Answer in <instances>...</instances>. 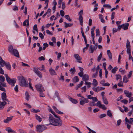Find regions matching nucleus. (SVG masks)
I'll use <instances>...</instances> for the list:
<instances>
[{
    "mask_svg": "<svg viewBox=\"0 0 133 133\" xmlns=\"http://www.w3.org/2000/svg\"><path fill=\"white\" fill-rule=\"evenodd\" d=\"M106 116V114H101L99 116V118H103L105 117Z\"/></svg>",
    "mask_w": 133,
    "mask_h": 133,
    "instance_id": "4d7b16f0",
    "label": "nucleus"
},
{
    "mask_svg": "<svg viewBox=\"0 0 133 133\" xmlns=\"http://www.w3.org/2000/svg\"><path fill=\"white\" fill-rule=\"evenodd\" d=\"M129 78H127L126 75L124 76L123 78V82L124 83H127L128 82L129 80Z\"/></svg>",
    "mask_w": 133,
    "mask_h": 133,
    "instance_id": "b1692460",
    "label": "nucleus"
},
{
    "mask_svg": "<svg viewBox=\"0 0 133 133\" xmlns=\"http://www.w3.org/2000/svg\"><path fill=\"white\" fill-rule=\"evenodd\" d=\"M103 6L106 8L107 9H110L111 8V6L109 4H105L103 5Z\"/></svg>",
    "mask_w": 133,
    "mask_h": 133,
    "instance_id": "c9c22d12",
    "label": "nucleus"
},
{
    "mask_svg": "<svg viewBox=\"0 0 133 133\" xmlns=\"http://www.w3.org/2000/svg\"><path fill=\"white\" fill-rule=\"evenodd\" d=\"M89 76L88 75L85 74L82 77V80L83 81H85V83H91L89 82H87V81L89 80Z\"/></svg>",
    "mask_w": 133,
    "mask_h": 133,
    "instance_id": "9d476101",
    "label": "nucleus"
},
{
    "mask_svg": "<svg viewBox=\"0 0 133 133\" xmlns=\"http://www.w3.org/2000/svg\"><path fill=\"white\" fill-rule=\"evenodd\" d=\"M99 77L102 78V69H100L99 71Z\"/></svg>",
    "mask_w": 133,
    "mask_h": 133,
    "instance_id": "bf43d9fd",
    "label": "nucleus"
},
{
    "mask_svg": "<svg viewBox=\"0 0 133 133\" xmlns=\"http://www.w3.org/2000/svg\"><path fill=\"white\" fill-rule=\"evenodd\" d=\"M18 85H16L14 88V90L16 92L18 91Z\"/></svg>",
    "mask_w": 133,
    "mask_h": 133,
    "instance_id": "052dcab7",
    "label": "nucleus"
},
{
    "mask_svg": "<svg viewBox=\"0 0 133 133\" xmlns=\"http://www.w3.org/2000/svg\"><path fill=\"white\" fill-rule=\"evenodd\" d=\"M6 63L3 60H1L0 62V64L1 65V66L3 67L5 65Z\"/></svg>",
    "mask_w": 133,
    "mask_h": 133,
    "instance_id": "c756f323",
    "label": "nucleus"
},
{
    "mask_svg": "<svg viewBox=\"0 0 133 133\" xmlns=\"http://www.w3.org/2000/svg\"><path fill=\"white\" fill-rule=\"evenodd\" d=\"M25 99L27 100L28 101L29 99V95L28 92L27 91H26L25 94Z\"/></svg>",
    "mask_w": 133,
    "mask_h": 133,
    "instance_id": "2f4dec72",
    "label": "nucleus"
},
{
    "mask_svg": "<svg viewBox=\"0 0 133 133\" xmlns=\"http://www.w3.org/2000/svg\"><path fill=\"white\" fill-rule=\"evenodd\" d=\"M0 90L4 91H5V89L4 88V87L2 86V85L1 84H0Z\"/></svg>",
    "mask_w": 133,
    "mask_h": 133,
    "instance_id": "49530a36",
    "label": "nucleus"
},
{
    "mask_svg": "<svg viewBox=\"0 0 133 133\" xmlns=\"http://www.w3.org/2000/svg\"><path fill=\"white\" fill-rule=\"evenodd\" d=\"M96 36H99L100 35V32L99 29H96Z\"/></svg>",
    "mask_w": 133,
    "mask_h": 133,
    "instance_id": "58836bf2",
    "label": "nucleus"
},
{
    "mask_svg": "<svg viewBox=\"0 0 133 133\" xmlns=\"http://www.w3.org/2000/svg\"><path fill=\"white\" fill-rule=\"evenodd\" d=\"M89 105L91 106H94L96 105V103L94 102H91L89 103Z\"/></svg>",
    "mask_w": 133,
    "mask_h": 133,
    "instance_id": "a19ab883",
    "label": "nucleus"
},
{
    "mask_svg": "<svg viewBox=\"0 0 133 133\" xmlns=\"http://www.w3.org/2000/svg\"><path fill=\"white\" fill-rule=\"evenodd\" d=\"M74 56L75 59L77 60V61L80 63H82V62L80 61L81 60L82 58L78 54H74Z\"/></svg>",
    "mask_w": 133,
    "mask_h": 133,
    "instance_id": "ddd939ff",
    "label": "nucleus"
},
{
    "mask_svg": "<svg viewBox=\"0 0 133 133\" xmlns=\"http://www.w3.org/2000/svg\"><path fill=\"white\" fill-rule=\"evenodd\" d=\"M105 88L104 87H98V91H99L100 90H104L105 89Z\"/></svg>",
    "mask_w": 133,
    "mask_h": 133,
    "instance_id": "864d4df0",
    "label": "nucleus"
},
{
    "mask_svg": "<svg viewBox=\"0 0 133 133\" xmlns=\"http://www.w3.org/2000/svg\"><path fill=\"white\" fill-rule=\"evenodd\" d=\"M38 69L41 71L45 72L46 70L44 68V66L43 65H42L41 67H39L38 68Z\"/></svg>",
    "mask_w": 133,
    "mask_h": 133,
    "instance_id": "bb28decb",
    "label": "nucleus"
},
{
    "mask_svg": "<svg viewBox=\"0 0 133 133\" xmlns=\"http://www.w3.org/2000/svg\"><path fill=\"white\" fill-rule=\"evenodd\" d=\"M69 99L70 101L73 103L76 104L78 103L76 99H74L72 98H70Z\"/></svg>",
    "mask_w": 133,
    "mask_h": 133,
    "instance_id": "cd10ccee",
    "label": "nucleus"
},
{
    "mask_svg": "<svg viewBox=\"0 0 133 133\" xmlns=\"http://www.w3.org/2000/svg\"><path fill=\"white\" fill-rule=\"evenodd\" d=\"M118 68L117 67H114L113 69H112L111 70V72L112 73L115 74L116 73V72L117 71Z\"/></svg>",
    "mask_w": 133,
    "mask_h": 133,
    "instance_id": "f704fd0d",
    "label": "nucleus"
},
{
    "mask_svg": "<svg viewBox=\"0 0 133 133\" xmlns=\"http://www.w3.org/2000/svg\"><path fill=\"white\" fill-rule=\"evenodd\" d=\"M57 119L54 118L51 114L49 116V121L50 124L55 126L60 127L62 125V120L60 118V117H56Z\"/></svg>",
    "mask_w": 133,
    "mask_h": 133,
    "instance_id": "f257e3e1",
    "label": "nucleus"
},
{
    "mask_svg": "<svg viewBox=\"0 0 133 133\" xmlns=\"http://www.w3.org/2000/svg\"><path fill=\"white\" fill-rule=\"evenodd\" d=\"M98 72H97V71H96V72L94 74H93L92 76V77L93 78H96L97 76V75L98 74Z\"/></svg>",
    "mask_w": 133,
    "mask_h": 133,
    "instance_id": "3c124183",
    "label": "nucleus"
},
{
    "mask_svg": "<svg viewBox=\"0 0 133 133\" xmlns=\"http://www.w3.org/2000/svg\"><path fill=\"white\" fill-rule=\"evenodd\" d=\"M116 77L117 80L121 78V76L120 75H116Z\"/></svg>",
    "mask_w": 133,
    "mask_h": 133,
    "instance_id": "6e6d98bb",
    "label": "nucleus"
},
{
    "mask_svg": "<svg viewBox=\"0 0 133 133\" xmlns=\"http://www.w3.org/2000/svg\"><path fill=\"white\" fill-rule=\"evenodd\" d=\"M96 105L97 106L100 108V107H101V106L102 105V104L100 101H98L96 103Z\"/></svg>",
    "mask_w": 133,
    "mask_h": 133,
    "instance_id": "603ef678",
    "label": "nucleus"
},
{
    "mask_svg": "<svg viewBox=\"0 0 133 133\" xmlns=\"http://www.w3.org/2000/svg\"><path fill=\"white\" fill-rule=\"evenodd\" d=\"M121 102L124 103L125 104H127L128 102L127 100L125 99H123L121 101Z\"/></svg>",
    "mask_w": 133,
    "mask_h": 133,
    "instance_id": "5fc2aeb1",
    "label": "nucleus"
},
{
    "mask_svg": "<svg viewBox=\"0 0 133 133\" xmlns=\"http://www.w3.org/2000/svg\"><path fill=\"white\" fill-rule=\"evenodd\" d=\"M126 48H127V53L129 55V59L130 60L131 57V46L130 42L128 39L127 41Z\"/></svg>",
    "mask_w": 133,
    "mask_h": 133,
    "instance_id": "7ed1b4c3",
    "label": "nucleus"
},
{
    "mask_svg": "<svg viewBox=\"0 0 133 133\" xmlns=\"http://www.w3.org/2000/svg\"><path fill=\"white\" fill-rule=\"evenodd\" d=\"M95 29V27L93 26L92 27L91 30V34L92 38H94V31Z\"/></svg>",
    "mask_w": 133,
    "mask_h": 133,
    "instance_id": "6ab92c4d",
    "label": "nucleus"
},
{
    "mask_svg": "<svg viewBox=\"0 0 133 133\" xmlns=\"http://www.w3.org/2000/svg\"><path fill=\"white\" fill-rule=\"evenodd\" d=\"M83 84H79L77 85L76 88V90H77L78 88H80L82 86Z\"/></svg>",
    "mask_w": 133,
    "mask_h": 133,
    "instance_id": "a18cd8bd",
    "label": "nucleus"
},
{
    "mask_svg": "<svg viewBox=\"0 0 133 133\" xmlns=\"http://www.w3.org/2000/svg\"><path fill=\"white\" fill-rule=\"evenodd\" d=\"M102 53L101 52L100 54H99V56H98V58L97 59V61L98 62H99L100 61L102 58Z\"/></svg>",
    "mask_w": 133,
    "mask_h": 133,
    "instance_id": "4c0bfd02",
    "label": "nucleus"
},
{
    "mask_svg": "<svg viewBox=\"0 0 133 133\" xmlns=\"http://www.w3.org/2000/svg\"><path fill=\"white\" fill-rule=\"evenodd\" d=\"M44 46L43 48V50H45L46 48L48 47L49 46V45L47 43H44L43 44Z\"/></svg>",
    "mask_w": 133,
    "mask_h": 133,
    "instance_id": "72a5a7b5",
    "label": "nucleus"
},
{
    "mask_svg": "<svg viewBox=\"0 0 133 133\" xmlns=\"http://www.w3.org/2000/svg\"><path fill=\"white\" fill-rule=\"evenodd\" d=\"M23 25L25 26L26 25L27 26H28L29 25V19H26L23 23Z\"/></svg>",
    "mask_w": 133,
    "mask_h": 133,
    "instance_id": "5701e85b",
    "label": "nucleus"
},
{
    "mask_svg": "<svg viewBox=\"0 0 133 133\" xmlns=\"http://www.w3.org/2000/svg\"><path fill=\"white\" fill-rule=\"evenodd\" d=\"M6 130L8 132H12V133H15V132L12 130L11 128L8 127L6 129Z\"/></svg>",
    "mask_w": 133,
    "mask_h": 133,
    "instance_id": "aec40b11",
    "label": "nucleus"
},
{
    "mask_svg": "<svg viewBox=\"0 0 133 133\" xmlns=\"http://www.w3.org/2000/svg\"><path fill=\"white\" fill-rule=\"evenodd\" d=\"M1 98L2 100L4 101H6L8 102L9 100L8 99L6 98V95L5 93L3 92L1 94Z\"/></svg>",
    "mask_w": 133,
    "mask_h": 133,
    "instance_id": "f8f14e48",
    "label": "nucleus"
},
{
    "mask_svg": "<svg viewBox=\"0 0 133 133\" xmlns=\"http://www.w3.org/2000/svg\"><path fill=\"white\" fill-rule=\"evenodd\" d=\"M78 19L79 21L80 24L82 26L83 25V18L82 16L81 15L80 16H79Z\"/></svg>",
    "mask_w": 133,
    "mask_h": 133,
    "instance_id": "4be33fe9",
    "label": "nucleus"
},
{
    "mask_svg": "<svg viewBox=\"0 0 133 133\" xmlns=\"http://www.w3.org/2000/svg\"><path fill=\"white\" fill-rule=\"evenodd\" d=\"M56 96L57 97H58V100L61 103H63L64 102L63 101L62 99L60 98L59 97L58 95L57 94L56 95Z\"/></svg>",
    "mask_w": 133,
    "mask_h": 133,
    "instance_id": "79ce46f5",
    "label": "nucleus"
},
{
    "mask_svg": "<svg viewBox=\"0 0 133 133\" xmlns=\"http://www.w3.org/2000/svg\"><path fill=\"white\" fill-rule=\"evenodd\" d=\"M52 107L55 111L57 113L59 114H63V112L59 111L55 106H53Z\"/></svg>",
    "mask_w": 133,
    "mask_h": 133,
    "instance_id": "2eb2a0df",
    "label": "nucleus"
},
{
    "mask_svg": "<svg viewBox=\"0 0 133 133\" xmlns=\"http://www.w3.org/2000/svg\"><path fill=\"white\" fill-rule=\"evenodd\" d=\"M65 7V3L64 2H62V9L64 10Z\"/></svg>",
    "mask_w": 133,
    "mask_h": 133,
    "instance_id": "e2e57ef3",
    "label": "nucleus"
},
{
    "mask_svg": "<svg viewBox=\"0 0 133 133\" xmlns=\"http://www.w3.org/2000/svg\"><path fill=\"white\" fill-rule=\"evenodd\" d=\"M102 98L103 101V103L106 104H108V102L107 99L105 97H103Z\"/></svg>",
    "mask_w": 133,
    "mask_h": 133,
    "instance_id": "a878e982",
    "label": "nucleus"
},
{
    "mask_svg": "<svg viewBox=\"0 0 133 133\" xmlns=\"http://www.w3.org/2000/svg\"><path fill=\"white\" fill-rule=\"evenodd\" d=\"M83 72H80L78 73V75L81 77H82L83 76Z\"/></svg>",
    "mask_w": 133,
    "mask_h": 133,
    "instance_id": "69168bd1",
    "label": "nucleus"
},
{
    "mask_svg": "<svg viewBox=\"0 0 133 133\" xmlns=\"http://www.w3.org/2000/svg\"><path fill=\"white\" fill-rule=\"evenodd\" d=\"M72 80L74 82H77L79 81V79L77 76H76L73 78Z\"/></svg>",
    "mask_w": 133,
    "mask_h": 133,
    "instance_id": "c85d7f7f",
    "label": "nucleus"
},
{
    "mask_svg": "<svg viewBox=\"0 0 133 133\" xmlns=\"http://www.w3.org/2000/svg\"><path fill=\"white\" fill-rule=\"evenodd\" d=\"M4 75L6 81L8 83H15L16 82L17 79L16 78H14L12 79H11L6 74H5Z\"/></svg>",
    "mask_w": 133,
    "mask_h": 133,
    "instance_id": "20e7f679",
    "label": "nucleus"
},
{
    "mask_svg": "<svg viewBox=\"0 0 133 133\" xmlns=\"http://www.w3.org/2000/svg\"><path fill=\"white\" fill-rule=\"evenodd\" d=\"M17 78L20 83H26V80L23 76L20 75L18 76Z\"/></svg>",
    "mask_w": 133,
    "mask_h": 133,
    "instance_id": "423d86ee",
    "label": "nucleus"
},
{
    "mask_svg": "<svg viewBox=\"0 0 133 133\" xmlns=\"http://www.w3.org/2000/svg\"><path fill=\"white\" fill-rule=\"evenodd\" d=\"M33 71L40 78H42V74L39 71L38 69L35 67L33 68Z\"/></svg>",
    "mask_w": 133,
    "mask_h": 133,
    "instance_id": "0eeeda50",
    "label": "nucleus"
},
{
    "mask_svg": "<svg viewBox=\"0 0 133 133\" xmlns=\"http://www.w3.org/2000/svg\"><path fill=\"white\" fill-rule=\"evenodd\" d=\"M31 111L32 112L35 113H37L40 111V110H35L34 109H31Z\"/></svg>",
    "mask_w": 133,
    "mask_h": 133,
    "instance_id": "09e8293b",
    "label": "nucleus"
},
{
    "mask_svg": "<svg viewBox=\"0 0 133 133\" xmlns=\"http://www.w3.org/2000/svg\"><path fill=\"white\" fill-rule=\"evenodd\" d=\"M49 72L50 74L52 75H56V74L55 72V71L52 68H50L49 70Z\"/></svg>",
    "mask_w": 133,
    "mask_h": 133,
    "instance_id": "dca6fc26",
    "label": "nucleus"
},
{
    "mask_svg": "<svg viewBox=\"0 0 133 133\" xmlns=\"http://www.w3.org/2000/svg\"><path fill=\"white\" fill-rule=\"evenodd\" d=\"M97 48V47H95L94 46H93L92 45H90L89 49V50L91 51L90 53L91 54L93 53L94 52V51Z\"/></svg>",
    "mask_w": 133,
    "mask_h": 133,
    "instance_id": "9b49d317",
    "label": "nucleus"
},
{
    "mask_svg": "<svg viewBox=\"0 0 133 133\" xmlns=\"http://www.w3.org/2000/svg\"><path fill=\"white\" fill-rule=\"evenodd\" d=\"M36 128L37 131L39 132H41L43 130L46 129V127L43 125H37Z\"/></svg>",
    "mask_w": 133,
    "mask_h": 133,
    "instance_id": "39448f33",
    "label": "nucleus"
},
{
    "mask_svg": "<svg viewBox=\"0 0 133 133\" xmlns=\"http://www.w3.org/2000/svg\"><path fill=\"white\" fill-rule=\"evenodd\" d=\"M39 37L41 38V39H43L44 38V36L42 33L40 32L39 34Z\"/></svg>",
    "mask_w": 133,
    "mask_h": 133,
    "instance_id": "338daca9",
    "label": "nucleus"
},
{
    "mask_svg": "<svg viewBox=\"0 0 133 133\" xmlns=\"http://www.w3.org/2000/svg\"><path fill=\"white\" fill-rule=\"evenodd\" d=\"M33 29L34 30L36 31L37 32H38V30L37 29V26L36 24H35L34 25Z\"/></svg>",
    "mask_w": 133,
    "mask_h": 133,
    "instance_id": "13d9d810",
    "label": "nucleus"
},
{
    "mask_svg": "<svg viewBox=\"0 0 133 133\" xmlns=\"http://www.w3.org/2000/svg\"><path fill=\"white\" fill-rule=\"evenodd\" d=\"M107 114L108 116L110 117L111 118L112 117V114L110 110H108L107 111Z\"/></svg>",
    "mask_w": 133,
    "mask_h": 133,
    "instance_id": "7c9ffc66",
    "label": "nucleus"
},
{
    "mask_svg": "<svg viewBox=\"0 0 133 133\" xmlns=\"http://www.w3.org/2000/svg\"><path fill=\"white\" fill-rule=\"evenodd\" d=\"M4 71L3 70L2 68L0 66V73L1 74H4Z\"/></svg>",
    "mask_w": 133,
    "mask_h": 133,
    "instance_id": "680f3d73",
    "label": "nucleus"
},
{
    "mask_svg": "<svg viewBox=\"0 0 133 133\" xmlns=\"http://www.w3.org/2000/svg\"><path fill=\"white\" fill-rule=\"evenodd\" d=\"M13 117V116H11L10 117H7L6 119L4 120V122L5 123H8L9 121H11Z\"/></svg>",
    "mask_w": 133,
    "mask_h": 133,
    "instance_id": "a211bd4d",
    "label": "nucleus"
},
{
    "mask_svg": "<svg viewBox=\"0 0 133 133\" xmlns=\"http://www.w3.org/2000/svg\"><path fill=\"white\" fill-rule=\"evenodd\" d=\"M124 92L126 96L130 98L132 96L131 92H129L127 90H124Z\"/></svg>",
    "mask_w": 133,
    "mask_h": 133,
    "instance_id": "4468645a",
    "label": "nucleus"
},
{
    "mask_svg": "<svg viewBox=\"0 0 133 133\" xmlns=\"http://www.w3.org/2000/svg\"><path fill=\"white\" fill-rule=\"evenodd\" d=\"M70 71L71 72V73L72 74H74L75 72V68L74 67L73 68H71L70 70Z\"/></svg>",
    "mask_w": 133,
    "mask_h": 133,
    "instance_id": "ea45409f",
    "label": "nucleus"
},
{
    "mask_svg": "<svg viewBox=\"0 0 133 133\" xmlns=\"http://www.w3.org/2000/svg\"><path fill=\"white\" fill-rule=\"evenodd\" d=\"M38 59L40 61H44L45 60V58L43 56H41L39 57Z\"/></svg>",
    "mask_w": 133,
    "mask_h": 133,
    "instance_id": "8fccbe9b",
    "label": "nucleus"
},
{
    "mask_svg": "<svg viewBox=\"0 0 133 133\" xmlns=\"http://www.w3.org/2000/svg\"><path fill=\"white\" fill-rule=\"evenodd\" d=\"M64 27L65 28H66L69 27H70L73 25V23H67L66 22H64Z\"/></svg>",
    "mask_w": 133,
    "mask_h": 133,
    "instance_id": "412c9836",
    "label": "nucleus"
},
{
    "mask_svg": "<svg viewBox=\"0 0 133 133\" xmlns=\"http://www.w3.org/2000/svg\"><path fill=\"white\" fill-rule=\"evenodd\" d=\"M80 100V104L81 105H83L89 102L88 99L87 98H84L83 99H79Z\"/></svg>",
    "mask_w": 133,
    "mask_h": 133,
    "instance_id": "1a4fd4ad",
    "label": "nucleus"
},
{
    "mask_svg": "<svg viewBox=\"0 0 133 133\" xmlns=\"http://www.w3.org/2000/svg\"><path fill=\"white\" fill-rule=\"evenodd\" d=\"M5 65H6V67L7 69L10 70H11L10 65L9 63L7 62H6Z\"/></svg>",
    "mask_w": 133,
    "mask_h": 133,
    "instance_id": "473e14b6",
    "label": "nucleus"
},
{
    "mask_svg": "<svg viewBox=\"0 0 133 133\" xmlns=\"http://www.w3.org/2000/svg\"><path fill=\"white\" fill-rule=\"evenodd\" d=\"M64 17L69 21H71V19L70 18V16L69 15H65L64 16Z\"/></svg>",
    "mask_w": 133,
    "mask_h": 133,
    "instance_id": "e433bc0d",
    "label": "nucleus"
},
{
    "mask_svg": "<svg viewBox=\"0 0 133 133\" xmlns=\"http://www.w3.org/2000/svg\"><path fill=\"white\" fill-rule=\"evenodd\" d=\"M36 119L39 122H41L42 120V118L40 116L36 115H35Z\"/></svg>",
    "mask_w": 133,
    "mask_h": 133,
    "instance_id": "393cba45",
    "label": "nucleus"
},
{
    "mask_svg": "<svg viewBox=\"0 0 133 133\" xmlns=\"http://www.w3.org/2000/svg\"><path fill=\"white\" fill-rule=\"evenodd\" d=\"M0 80L1 81L4 82L5 80V79L3 76H0Z\"/></svg>",
    "mask_w": 133,
    "mask_h": 133,
    "instance_id": "37998d69",
    "label": "nucleus"
},
{
    "mask_svg": "<svg viewBox=\"0 0 133 133\" xmlns=\"http://www.w3.org/2000/svg\"><path fill=\"white\" fill-rule=\"evenodd\" d=\"M51 11V9H50L49 8L48 9L47 12H46L48 14V17H49V16H50V15Z\"/></svg>",
    "mask_w": 133,
    "mask_h": 133,
    "instance_id": "c03bdc74",
    "label": "nucleus"
},
{
    "mask_svg": "<svg viewBox=\"0 0 133 133\" xmlns=\"http://www.w3.org/2000/svg\"><path fill=\"white\" fill-rule=\"evenodd\" d=\"M92 100L94 101V102H97L98 101V99H97V98L96 97H92Z\"/></svg>",
    "mask_w": 133,
    "mask_h": 133,
    "instance_id": "774afa93",
    "label": "nucleus"
},
{
    "mask_svg": "<svg viewBox=\"0 0 133 133\" xmlns=\"http://www.w3.org/2000/svg\"><path fill=\"white\" fill-rule=\"evenodd\" d=\"M8 50L12 54L17 57H19V55L18 50L16 49H14L13 46L11 45H9L8 47Z\"/></svg>",
    "mask_w": 133,
    "mask_h": 133,
    "instance_id": "f03ea898",
    "label": "nucleus"
},
{
    "mask_svg": "<svg viewBox=\"0 0 133 133\" xmlns=\"http://www.w3.org/2000/svg\"><path fill=\"white\" fill-rule=\"evenodd\" d=\"M132 73V71H130L129 72L128 75V78H129L131 77Z\"/></svg>",
    "mask_w": 133,
    "mask_h": 133,
    "instance_id": "0e129e2a",
    "label": "nucleus"
},
{
    "mask_svg": "<svg viewBox=\"0 0 133 133\" xmlns=\"http://www.w3.org/2000/svg\"><path fill=\"white\" fill-rule=\"evenodd\" d=\"M36 87L38 91H44L43 87L41 84H37L36 85Z\"/></svg>",
    "mask_w": 133,
    "mask_h": 133,
    "instance_id": "6e6552de",
    "label": "nucleus"
},
{
    "mask_svg": "<svg viewBox=\"0 0 133 133\" xmlns=\"http://www.w3.org/2000/svg\"><path fill=\"white\" fill-rule=\"evenodd\" d=\"M122 25V28L124 30H125L127 29L128 28V26L129 25V24L128 23H127L123 24Z\"/></svg>",
    "mask_w": 133,
    "mask_h": 133,
    "instance_id": "f3484780",
    "label": "nucleus"
},
{
    "mask_svg": "<svg viewBox=\"0 0 133 133\" xmlns=\"http://www.w3.org/2000/svg\"><path fill=\"white\" fill-rule=\"evenodd\" d=\"M20 85L22 87H27L28 86V84H20Z\"/></svg>",
    "mask_w": 133,
    "mask_h": 133,
    "instance_id": "de8ad7c7",
    "label": "nucleus"
}]
</instances>
